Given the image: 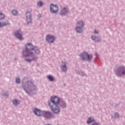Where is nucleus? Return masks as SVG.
<instances>
[{
	"label": "nucleus",
	"mask_w": 125,
	"mask_h": 125,
	"mask_svg": "<svg viewBox=\"0 0 125 125\" xmlns=\"http://www.w3.org/2000/svg\"><path fill=\"white\" fill-rule=\"evenodd\" d=\"M25 51H23L22 52V55L24 57H32V58L30 59H25L26 62H31V61H33V60H36V58L34 57V52L37 53H40V50L38 47H35L34 48L33 45L31 43H28L25 44Z\"/></svg>",
	"instance_id": "1"
},
{
	"label": "nucleus",
	"mask_w": 125,
	"mask_h": 125,
	"mask_svg": "<svg viewBox=\"0 0 125 125\" xmlns=\"http://www.w3.org/2000/svg\"><path fill=\"white\" fill-rule=\"evenodd\" d=\"M60 102V99L57 96L51 97V102H49L48 105L51 108L52 111L55 114H58L60 112V109L58 107V104Z\"/></svg>",
	"instance_id": "2"
},
{
	"label": "nucleus",
	"mask_w": 125,
	"mask_h": 125,
	"mask_svg": "<svg viewBox=\"0 0 125 125\" xmlns=\"http://www.w3.org/2000/svg\"><path fill=\"white\" fill-rule=\"evenodd\" d=\"M80 58L81 60H85V59L87 58L88 60L89 61V60L92 59V55L88 54V53H86V52H83L81 54Z\"/></svg>",
	"instance_id": "3"
},
{
	"label": "nucleus",
	"mask_w": 125,
	"mask_h": 125,
	"mask_svg": "<svg viewBox=\"0 0 125 125\" xmlns=\"http://www.w3.org/2000/svg\"><path fill=\"white\" fill-rule=\"evenodd\" d=\"M83 27V22L82 21H78L77 23V27L76 28V31L77 33H82L83 32V29L82 28Z\"/></svg>",
	"instance_id": "4"
},
{
	"label": "nucleus",
	"mask_w": 125,
	"mask_h": 125,
	"mask_svg": "<svg viewBox=\"0 0 125 125\" xmlns=\"http://www.w3.org/2000/svg\"><path fill=\"white\" fill-rule=\"evenodd\" d=\"M116 75H118L119 77H121L122 75H125V67H120L116 72Z\"/></svg>",
	"instance_id": "5"
},
{
	"label": "nucleus",
	"mask_w": 125,
	"mask_h": 125,
	"mask_svg": "<svg viewBox=\"0 0 125 125\" xmlns=\"http://www.w3.org/2000/svg\"><path fill=\"white\" fill-rule=\"evenodd\" d=\"M50 8L52 13H57V12H58V10H59L58 6L53 4H51Z\"/></svg>",
	"instance_id": "6"
},
{
	"label": "nucleus",
	"mask_w": 125,
	"mask_h": 125,
	"mask_svg": "<svg viewBox=\"0 0 125 125\" xmlns=\"http://www.w3.org/2000/svg\"><path fill=\"white\" fill-rule=\"evenodd\" d=\"M55 38L53 36L47 35L46 37V41L47 42H49V43H50V42H53Z\"/></svg>",
	"instance_id": "7"
},
{
	"label": "nucleus",
	"mask_w": 125,
	"mask_h": 125,
	"mask_svg": "<svg viewBox=\"0 0 125 125\" xmlns=\"http://www.w3.org/2000/svg\"><path fill=\"white\" fill-rule=\"evenodd\" d=\"M25 15H26V21L28 24H29V23H31V22H32V18H31V13L29 12H27L26 13Z\"/></svg>",
	"instance_id": "8"
},
{
	"label": "nucleus",
	"mask_w": 125,
	"mask_h": 125,
	"mask_svg": "<svg viewBox=\"0 0 125 125\" xmlns=\"http://www.w3.org/2000/svg\"><path fill=\"white\" fill-rule=\"evenodd\" d=\"M43 116L45 119H50L52 117L51 113L49 111H44Z\"/></svg>",
	"instance_id": "9"
},
{
	"label": "nucleus",
	"mask_w": 125,
	"mask_h": 125,
	"mask_svg": "<svg viewBox=\"0 0 125 125\" xmlns=\"http://www.w3.org/2000/svg\"><path fill=\"white\" fill-rule=\"evenodd\" d=\"M14 35L17 39H19V40H20V41H22L23 40V37H22V34L20 33V31H17L16 32H15Z\"/></svg>",
	"instance_id": "10"
},
{
	"label": "nucleus",
	"mask_w": 125,
	"mask_h": 125,
	"mask_svg": "<svg viewBox=\"0 0 125 125\" xmlns=\"http://www.w3.org/2000/svg\"><path fill=\"white\" fill-rule=\"evenodd\" d=\"M34 114L36 115L37 116H42V115H43V112L41 110H40L38 109H34Z\"/></svg>",
	"instance_id": "11"
},
{
	"label": "nucleus",
	"mask_w": 125,
	"mask_h": 125,
	"mask_svg": "<svg viewBox=\"0 0 125 125\" xmlns=\"http://www.w3.org/2000/svg\"><path fill=\"white\" fill-rule=\"evenodd\" d=\"M6 25H8V21H4L3 22H0V28L1 27H4V26H6Z\"/></svg>",
	"instance_id": "12"
},
{
	"label": "nucleus",
	"mask_w": 125,
	"mask_h": 125,
	"mask_svg": "<svg viewBox=\"0 0 125 125\" xmlns=\"http://www.w3.org/2000/svg\"><path fill=\"white\" fill-rule=\"evenodd\" d=\"M62 70L63 71V72H65V71H67V67H66L65 62L63 63V65H62Z\"/></svg>",
	"instance_id": "13"
},
{
	"label": "nucleus",
	"mask_w": 125,
	"mask_h": 125,
	"mask_svg": "<svg viewBox=\"0 0 125 125\" xmlns=\"http://www.w3.org/2000/svg\"><path fill=\"white\" fill-rule=\"evenodd\" d=\"M68 12L67 11V9L65 8H64L62 10V12H61V15H64V14H67V13Z\"/></svg>",
	"instance_id": "14"
},
{
	"label": "nucleus",
	"mask_w": 125,
	"mask_h": 125,
	"mask_svg": "<svg viewBox=\"0 0 125 125\" xmlns=\"http://www.w3.org/2000/svg\"><path fill=\"white\" fill-rule=\"evenodd\" d=\"M91 39L92 40H93V41H94V42H99L100 40H99V38L98 37H96L95 36H92L91 37Z\"/></svg>",
	"instance_id": "15"
},
{
	"label": "nucleus",
	"mask_w": 125,
	"mask_h": 125,
	"mask_svg": "<svg viewBox=\"0 0 125 125\" xmlns=\"http://www.w3.org/2000/svg\"><path fill=\"white\" fill-rule=\"evenodd\" d=\"M94 121V119L93 118H89L87 121V124H91L92 122Z\"/></svg>",
	"instance_id": "16"
},
{
	"label": "nucleus",
	"mask_w": 125,
	"mask_h": 125,
	"mask_svg": "<svg viewBox=\"0 0 125 125\" xmlns=\"http://www.w3.org/2000/svg\"><path fill=\"white\" fill-rule=\"evenodd\" d=\"M47 79L50 81V82H53L54 79L53 78V77L51 76V75H48L47 76Z\"/></svg>",
	"instance_id": "17"
},
{
	"label": "nucleus",
	"mask_w": 125,
	"mask_h": 125,
	"mask_svg": "<svg viewBox=\"0 0 125 125\" xmlns=\"http://www.w3.org/2000/svg\"><path fill=\"white\" fill-rule=\"evenodd\" d=\"M19 103V101H18V100H14L13 101V104L14 105H18Z\"/></svg>",
	"instance_id": "18"
},
{
	"label": "nucleus",
	"mask_w": 125,
	"mask_h": 125,
	"mask_svg": "<svg viewBox=\"0 0 125 125\" xmlns=\"http://www.w3.org/2000/svg\"><path fill=\"white\" fill-rule=\"evenodd\" d=\"M12 13L14 15H17L18 14V12L16 10H13Z\"/></svg>",
	"instance_id": "19"
},
{
	"label": "nucleus",
	"mask_w": 125,
	"mask_h": 125,
	"mask_svg": "<svg viewBox=\"0 0 125 125\" xmlns=\"http://www.w3.org/2000/svg\"><path fill=\"white\" fill-rule=\"evenodd\" d=\"M4 15L1 13H0V20L1 19H4Z\"/></svg>",
	"instance_id": "20"
},
{
	"label": "nucleus",
	"mask_w": 125,
	"mask_h": 125,
	"mask_svg": "<svg viewBox=\"0 0 125 125\" xmlns=\"http://www.w3.org/2000/svg\"><path fill=\"white\" fill-rule=\"evenodd\" d=\"M27 84H28V86H33L34 84H33V83L32 82H29L27 83Z\"/></svg>",
	"instance_id": "21"
},
{
	"label": "nucleus",
	"mask_w": 125,
	"mask_h": 125,
	"mask_svg": "<svg viewBox=\"0 0 125 125\" xmlns=\"http://www.w3.org/2000/svg\"><path fill=\"white\" fill-rule=\"evenodd\" d=\"M37 4L38 6H42V4H43V3H42V1H39L38 2Z\"/></svg>",
	"instance_id": "22"
},
{
	"label": "nucleus",
	"mask_w": 125,
	"mask_h": 125,
	"mask_svg": "<svg viewBox=\"0 0 125 125\" xmlns=\"http://www.w3.org/2000/svg\"><path fill=\"white\" fill-rule=\"evenodd\" d=\"M16 82L17 83H20V79L19 78H17L16 80Z\"/></svg>",
	"instance_id": "23"
},
{
	"label": "nucleus",
	"mask_w": 125,
	"mask_h": 125,
	"mask_svg": "<svg viewBox=\"0 0 125 125\" xmlns=\"http://www.w3.org/2000/svg\"><path fill=\"white\" fill-rule=\"evenodd\" d=\"M94 34H98V32L96 31V30H94Z\"/></svg>",
	"instance_id": "24"
},
{
	"label": "nucleus",
	"mask_w": 125,
	"mask_h": 125,
	"mask_svg": "<svg viewBox=\"0 0 125 125\" xmlns=\"http://www.w3.org/2000/svg\"><path fill=\"white\" fill-rule=\"evenodd\" d=\"M3 95V96H8V94H5Z\"/></svg>",
	"instance_id": "25"
},
{
	"label": "nucleus",
	"mask_w": 125,
	"mask_h": 125,
	"mask_svg": "<svg viewBox=\"0 0 125 125\" xmlns=\"http://www.w3.org/2000/svg\"><path fill=\"white\" fill-rule=\"evenodd\" d=\"M95 55L96 57H98V54L97 53H96Z\"/></svg>",
	"instance_id": "26"
},
{
	"label": "nucleus",
	"mask_w": 125,
	"mask_h": 125,
	"mask_svg": "<svg viewBox=\"0 0 125 125\" xmlns=\"http://www.w3.org/2000/svg\"><path fill=\"white\" fill-rule=\"evenodd\" d=\"M118 116H119V114H118L116 113V114H115V117H118Z\"/></svg>",
	"instance_id": "27"
}]
</instances>
